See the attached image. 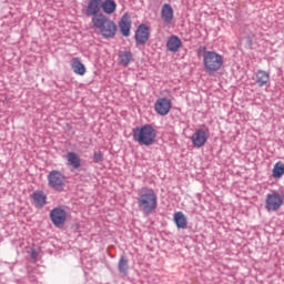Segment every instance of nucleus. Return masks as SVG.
I'll return each mask as SVG.
<instances>
[{
	"mask_svg": "<svg viewBox=\"0 0 284 284\" xmlns=\"http://www.w3.org/2000/svg\"><path fill=\"white\" fill-rule=\"evenodd\" d=\"M138 205L143 214H152L159 207V196L154 189L142 187L139 191Z\"/></svg>",
	"mask_w": 284,
	"mask_h": 284,
	"instance_id": "f257e3e1",
	"label": "nucleus"
},
{
	"mask_svg": "<svg viewBox=\"0 0 284 284\" xmlns=\"http://www.w3.org/2000/svg\"><path fill=\"white\" fill-rule=\"evenodd\" d=\"M92 26L100 30V34L104 37V39H114L116 37V23L110 20L105 14L100 13L92 18Z\"/></svg>",
	"mask_w": 284,
	"mask_h": 284,
	"instance_id": "f03ea898",
	"label": "nucleus"
},
{
	"mask_svg": "<svg viewBox=\"0 0 284 284\" xmlns=\"http://www.w3.org/2000/svg\"><path fill=\"white\" fill-rule=\"evenodd\" d=\"M202 50L204 70L210 73L219 72L225 63L223 55L216 51H207L206 47H203Z\"/></svg>",
	"mask_w": 284,
	"mask_h": 284,
	"instance_id": "7ed1b4c3",
	"label": "nucleus"
},
{
	"mask_svg": "<svg viewBox=\"0 0 284 284\" xmlns=\"http://www.w3.org/2000/svg\"><path fill=\"white\" fill-rule=\"evenodd\" d=\"M133 141L139 145H154L156 141V130L150 124L138 126L132 130Z\"/></svg>",
	"mask_w": 284,
	"mask_h": 284,
	"instance_id": "20e7f679",
	"label": "nucleus"
},
{
	"mask_svg": "<svg viewBox=\"0 0 284 284\" xmlns=\"http://www.w3.org/2000/svg\"><path fill=\"white\" fill-rule=\"evenodd\" d=\"M284 194L278 191H272L266 195L265 199V210L267 212H276L283 207Z\"/></svg>",
	"mask_w": 284,
	"mask_h": 284,
	"instance_id": "39448f33",
	"label": "nucleus"
},
{
	"mask_svg": "<svg viewBox=\"0 0 284 284\" xmlns=\"http://www.w3.org/2000/svg\"><path fill=\"white\" fill-rule=\"evenodd\" d=\"M50 187L61 192L65 187V175L61 171H51L48 175Z\"/></svg>",
	"mask_w": 284,
	"mask_h": 284,
	"instance_id": "423d86ee",
	"label": "nucleus"
},
{
	"mask_svg": "<svg viewBox=\"0 0 284 284\" xmlns=\"http://www.w3.org/2000/svg\"><path fill=\"white\" fill-rule=\"evenodd\" d=\"M50 219L55 227H63L68 221V213L61 207H55L51 210Z\"/></svg>",
	"mask_w": 284,
	"mask_h": 284,
	"instance_id": "0eeeda50",
	"label": "nucleus"
},
{
	"mask_svg": "<svg viewBox=\"0 0 284 284\" xmlns=\"http://www.w3.org/2000/svg\"><path fill=\"white\" fill-rule=\"evenodd\" d=\"M154 110L161 116H165L170 114V110H172V102L166 98L158 99L154 104Z\"/></svg>",
	"mask_w": 284,
	"mask_h": 284,
	"instance_id": "6e6552de",
	"label": "nucleus"
},
{
	"mask_svg": "<svg viewBox=\"0 0 284 284\" xmlns=\"http://www.w3.org/2000/svg\"><path fill=\"white\" fill-rule=\"evenodd\" d=\"M150 40V29H148V26L140 24L135 31V41L138 45H145L148 41Z\"/></svg>",
	"mask_w": 284,
	"mask_h": 284,
	"instance_id": "1a4fd4ad",
	"label": "nucleus"
},
{
	"mask_svg": "<svg viewBox=\"0 0 284 284\" xmlns=\"http://www.w3.org/2000/svg\"><path fill=\"white\" fill-rule=\"evenodd\" d=\"M191 141L194 145V148H203V145H205V143H207V132H205L204 130H196L192 138Z\"/></svg>",
	"mask_w": 284,
	"mask_h": 284,
	"instance_id": "9d476101",
	"label": "nucleus"
},
{
	"mask_svg": "<svg viewBox=\"0 0 284 284\" xmlns=\"http://www.w3.org/2000/svg\"><path fill=\"white\" fill-rule=\"evenodd\" d=\"M120 32L123 37H130V30L132 29V20L130 14L124 13L119 22Z\"/></svg>",
	"mask_w": 284,
	"mask_h": 284,
	"instance_id": "9b49d317",
	"label": "nucleus"
},
{
	"mask_svg": "<svg viewBox=\"0 0 284 284\" xmlns=\"http://www.w3.org/2000/svg\"><path fill=\"white\" fill-rule=\"evenodd\" d=\"M102 0H90L87 6V16L88 17H99L101 12Z\"/></svg>",
	"mask_w": 284,
	"mask_h": 284,
	"instance_id": "f8f14e48",
	"label": "nucleus"
},
{
	"mask_svg": "<svg viewBox=\"0 0 284 284\" xmlns=\"http://www.w3.org/2000/svg\"><path fill=\"white\" fill-rule=\"evenodd\" d=\"M183 45V41L178 36H171L166 41V49L169 52H179Z\"/></svg>",
	"mask_w": 284,
	"mask_h": 284,
	"instance_id": "ddd939ff",
	"label": "nucleus"
},
{
	"mask_svg": "<svg viewBox=\"0 0 284 284\" xmlns=\"http://www.w3.org/2000/svg\"><path fill=\"white\" fill-rule=\"evenodd\" d=\"M65 159L69 168H72L73 170H79V168H81V158H79L77 153L68 152Z\"/></svg>",
	"mask_w": 284,
	"mask_h": 284,
	"instance_id": "4468645a",
	"label": "nucleus"
},
{
	"mask_svg": "<svg viewBox=\"0 0 284 284\" xmlns=\"http://www.w3.org/2000/svg\"><path fill=\"white\" fill-rule=\"evenodd\" d=\"M173 221L179 230H185L187 227V217L181 211L173 214Z\"/></svg>",
	"mask_w": 284,
	"mask_h": 284,
	"instance_id": "2eb2a0df",
	"label": "nucleus"
},
{
	"mask_svg": "<svg viewBox=\"0 0 284 284\" xmlns=\"http://www.w3.org/2000/svg\"><path fill=\"white\" fill-rule=\"evenodd\" d=\"M255 83L258 85V88H263L270 83V73L263 70H257L255 73Z\"/></svg>",
	"mask_w": 284,
	"mask_h": 284,
	"instance_id": "dca6fc26",
	"label": "nucleus"
},
{
	"mask_svg": "<svg viewBox=\"0 0 284 284\" xmlns=\"http://www.w3.org/2000/svg\"><path fill=\"white\" fill-rule=\"evenodd\" d=\"M161 17L165 23H172V19H174V9H172V6L168 3L163 4Z\"/></svg>",
	"mask_w": 284,
	"mask_h": 284,
	"instance_id": "f3484780",
	"label": "nucleus"
},
{
	"mask_svg": "<svg viewBox=\"0 0 284 284\" xmlns=\"http://www.w3.org/2000/svg\"><path fill=\"white\" fill-rule=\"evenodd\" d=\"M71 68L74 74H79L80 77H83V74H85V65L81 63V60L79 58H73L71 60Z\"/></svg>",
	"mask_w": 284,
	"mask_h": 284,
	"instance_id": "a211bd4d",
	"label": "nucleus"
},
{
	"mask_svg": "<svg viewBox=\"0 0 284 284\" xmlns=\"http://www.w3.org/2000/svg\"><path fill=\"white\" fill-rule=\"evenodd\" d=\"M102 10L105 14H114L116 12V2L114 0H102Z\"/></svg>",
	"mask_w": 284,
	"mask_h": 284,
	"instance_id": "6ab92c4d",
	"label": "nucleus"
},
{
	"mask_svg": "<svg viewBox=\"0 0 284 284\" xmlns=\"http://www.w3.org/2000/svg\"><path fill=\"white\" fill-rule=\"evenodd\" d=\"M48 196L45 195V193H43V191L33 192V201L37 207H43V205H45Z\"/></svg>",
	"mask_w": 284,
	"mask_h": 284,
	"instance_id": "aec40b11",
	"label": "nucleus"
},
{
	"mask_svg": "<svg viewBox=\"0 0 284 284\" xmlns=\"http://www.w3.org/2000/svg\"><path fill=\"white\" fill-rule=\"evenodd\" d=\"M118 270L120 274H123V276H128V271L130 270V264L128 262V257L125 255H122L118 262Z\"/></svg>",
	"mask_w": 284,
	"mask_h": 284,
	"instance_id": "412c9836",
	"label": "nucleus"
},
{
	"mask_svg": "<svg viewBox=\"0 0 284 284\" xmlns=\"http://www.w3.org/2000/svg\"><path fill=\"white\" fill-rule=\"evenodd\" d=\"M284 174V164L283 162H276L273 166L272 176L273 179H281Z\"/></svg>",
	"mask_w": 284,
	"mask_h": 284,
	"instance_id": "4be33fe9",
	"label": "nucleus"
},
{
	"mask_svg": "<svg viewBox=\"0 0 284 284\" xmlns=\"http://www.w3.org/2000/svg\"><path fill=\"white\" fill-rule=\"evenodd\" d=\"M119 57L122 65H129L130 61H132V52L130 51H122Z\"/></svg>",
	"mask_w": 284,
	"mask_h": 284,
	"instance_id": "5701e85b",
	"label": "nucleus"
},
{
	"mask_svg": "<svg viewBox=\"0 0 284 284\" xmlns=\"http://www.w3.org/2000/svg\"><path fill=\"white\" fill-rule=\"evenodd\" d=\"M93 161L94 163H101V161H103V153L101 151L94 152Z\"/></svg>",
	"mask_w": 284,
	"mask_h": 284,
	"instance_id": "b1692460",
	"label": "nucleus"
}]
</instances>
